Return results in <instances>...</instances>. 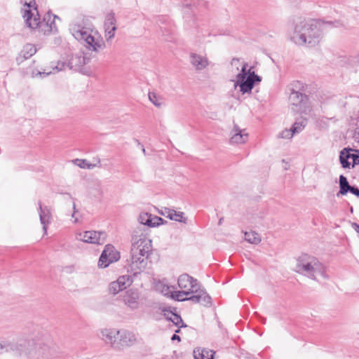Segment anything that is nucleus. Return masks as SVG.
I'll return each mask as SVG.
<instances>
[{
    "label": "nucleus",
    "mask_w": 359,
    "mask_h": 359,
    "mask_svg": "<svg viewBox=\"0 0 359 359\" xmlns=\"http://www.w3.org/2000/svg\"><path fill=\"white\" fill-rule=\"evenodd\" d=\"M334 27L339 22H334L320 20L306 19L304 17H294L287 25L288 35L292 42L298 46H313L318 43L323 34V28L329 25Z\"/></svg>",
    "instance_id": "1"
},
{
    "label": "nucleus",
    "mask_w": 359,
    "mask_h": 359,
    "mask_svg": "<svg viewBox=\"0 0 359 359\" xmlns=\"http://www.w3.org/2000/svg\"><path fill=\"white\" fill-rule=\"evenodd\" d=\"M4 352H13L25 359H49L50 357V349L47 345L32 340L20 343L0 341V353Z\"/></svg>",
    "instance_id": "2"
},
{
    "label": "nucleus",
    "mask_w": 359,
    "mask_h": 359,
    "mask_svg": "<svg viewBox=\"0 0 359 359\" xmlns=\"http://www.w3.org/2000/svg\"><path fill=\"white\" fill-rule=\"evenodd\" d=\"M296 271L309 278L320 281L328 278L327 268L317 257L302 254L297 259Z\"/></svg>",
    "instance_id": "3"
},
{
    "label": "nucleus",
    "mask_w": 359,
    "mask_h": 359,
    "mask_svg": "<svg viewBox=\"0 0 359 359\" xmlns=\"http://www.w3.org/2000/svg\"><path fill=\"white\" fill-rule=\"evenodd\" d=\"M69 29L73 36L77 41L83 43L88 50L98 52L105 48L104 41L98 36L97 32L91 27L74 24L71 26Z\"/></svg>",
    "instance_id": "4"
},
{
    "label": "nucleus",
    "mask_w": 359,
    "mask_h": 359,
    "mask_svg": "<svg viewBox=\"0 0 359 359\" xmlns=\"http://www.w3.org/2000/svg\"><path fill=\"white\" fill-rule=\"evenodd\" d=\"M248 67L247 62L243 63L241 72L237 74L235 82V87L238 86L243 94L251 92L255 83L261 81V78L255 74L252 67L248 69Z\"/></svg>",
    "instance_id": "5"
},
{
    "label": "nucleus",
    "mask_w": 359,
    "mask_h": 359,
    "mask_svg": "<svg viewBox=\"0 0 359 359\" xmlns=\"http://www.w3.org/2000/svg\"><path fill=\"white\" fill-rule=\"evenodd\" d=\"M177 286L180 290L175 292V300L184 302L186 295L197 292L201 285L197 279L187 273H183L177 278Z\"/></svg>",
    "instance_id": "6"
},
{
    "label": "nucleus",
    "mask_w": 359,
    "mask_h": 359,
    "mask_svg": "<svg viewBox=\"0 0 359 359\" xmlns=\"http://www.w3.org/2000/svg\"><path fill=\"white\" fill-rule=\"evenodd\" d=\"M131 252L150 255L152 251L151 240L147 232L139 226L134 229L132 236Z\"/></svg>",
    "instance_id": "7"
},
{
    "label": "nucleus",
    "mask_w": 359,
    "mask_h": 359,
    "mask_svg": "<svg viewBox=\"0 0 359 359\" xmlns=\"http://www.w3.org/2000/svg\"><path fill=\"white\" fill-rule=\"evenodd\" d=\"M289 100L292 104V110L295 113L308 114L310 112L309 99L305 93H290Z\"/></svg>",
    "instance_id": "8"
},
{
    "label": "nucleus",
    "mask_w": 359,
    "mask_h": 359,
    "mask_svg": "<svg viewBox=\"0 0 359 359\" xmlns=\"http://www.w3.org/2000/svg\"><path fill=\"white\" fill-rule=\"evenodd\" d=\"M75 238L83 243L102 245L106 240V233L97 231H79L75 233Z\"/></svg>",
    "instance_id": "9"
},
{
    "label": "nucleus",
    "mask_w": 359,
    "mask_h": 359,
    "mask_svg": "<svg viewBox=\"0 0 359 359\" xmlns=\"http://www.w3.org/2000/svg\"><path fill=\"white\" fill-rule=\"evenodd\" d=\"M120 253L111 244H107L100 257L98 266L102 269L107 268L111 264L117 262L120 259Z\"/></svg>",
    "instance_id": "10"
},
{
    "label": "nucleus",
    "mask_w": 359,
    "mask_h": 359,
    "mask_svg": "<svg viewBox=\"0 0 359 359\" xmlns=\"http://www.w3.org/2000/svg\"><path fill=\"white\" fill-rule=\"evenodd\" d=\"M149 255L131 252V260L128 265V271L137 275L143 271L147 266Z\"/></svg>",
    "instance_id": "11"
},
{
    "label": "nucleus",
    "mask_w": 359,
    "mask_h": 359,
    "mask_svg": "<svg viewBox=\"0 0 359 359\" xmlns=\"http://www.w3.org/2000/svg\"><path fill=\"white\" fill-rule=\"evenodd\" d=\"M339 161L344 168H353L359 164V150L344 148L340 151Z\"/></svg>",
    "instance_id": "12"
},
{
    "label": "nucleus",
    "mask_w": 359,
    "mask_h": 359,
    "mask_svg": "<svg viewBox=\"0 0 359 359\" xmlns=\"http://www.w3.org/2000/svg\"><path fill=\"white\" fill-rule=\"evenodd\" d=\"M124 305L132 311L140 307V292L137 289H130L125 292L122 297Z\"/></svg>",
    "instance_id": "13"
},
{
    "label": "nucleus",
    "mask_w": 359,
    "mask_h": 359,
    "mask_svg": "<svg viewBox=\"0 0 359 359\" xmlns=\"http://www.w3.org/2000/svg\"><path fill=\"white\" fill-rule=\"evenodd\" d=\"M153 287L157 292L175 300V286L170 285L166 279H154L153 281Z\"/></svg>",
    "instance_id": "14"
},
{
    "label": "nucleus",
    "mask_w": 359,
    "mask_h": 359,
    "mask_svg": "<svg viewBox=\"0 0 359 359\" xmlns=\"http://www.w3.org/2000/svg\"><path fill=\"white\" fill-rule=\"evenodd\" d=\"M35 5L36 3L34 1H30L29 3H25V6H27L28 8H31L34 7V11L36 12V15H34V13H32V10L30 9L25 10L23 14V18L25 19L26 24L29 27L32 29L38 27L41 22L39 12Z\"/></svg>",
    "instance_id": "15"
},
{
    "label": "nucleus",
    "mask_w": 359,
    "mask_h": 359,
    "mask_svg": "<svg viewBox=\"0 0 359 359\" xmlns=\"http://www.w3.org/2000/svg\"><path fill=\"white\" fill-rule=\"evenodd\" d=\"M133 283V279L127 275L121 276L109 285V292L113 295L118 294Z\"/></svg>",
    "instance_id": "16"
},
{
    "label": "nucleus",
    "mask_w": 359,
    "mask_h": 359,
    "mask_svg": "<svg viewBox=\"0 0 359 359\" xmlns=\"http://www.w3.org/2000/svg\"><path fill=\"white\" fill-rule=\"evenodd\" d=\"M86 62L85 57L83 55H76L72 57L67 66L69 67L70 69L79 71L86 64ZM65 63H60L58 62L57 65L53 67V69H56L57 72L62 71L65 69Z\"/></svg>",
    "instance_id": "17"
},
{
    "label": "nucleus",
    "mask_w": 359,
    "mask_h": 359,
    "mask_svg": "<svg viewBox=\"0 0 359 359\" xmlns=\"http://www.w3.org/2000/svg\"><path fill=\"white\" fill-rule=\"evenodd\" d=\"M191 301L194 303H200L204 306H209L211 304V298L206 291L202 288L201 285L198 287L197 292H194L192 294L186 295L184 301Z\"/></svg>",
    "instance_id": "18"
},
{
    "label": "nucleus",
    "mask_w": 359,
    "mask_h": 359,
    "mask_svg": "<svg viewBox=\"0 0 359 359\" xmlns=\"http://www.w3.org/2000/svg\"><path fill=\"white\" fill-rule=\"evenodd\" d=\"M116 20L114 13H109L107 15L104 21V37L107 42L110 41L115 36L116 30Z\"/></svg>",
    "instance_id": "19"
},
{
    "label": "nucleus",
    "mask_w": 359,
    "mask_h": 359,
    "mask_svg": "<svg viewBox=\"0 0 359 359\" xmlns=\"http://www.w3.org/2000/svg\"><path fill=\"white\" fill-rule=\"evenodd\" d=\"M137 341L135 334L127 330H120L117 347H126L133 345Z\"/></svg>",
    "instance_id": "20"
},
{
    "label": "nucleus",
    "mask_w": 359,
    "mask_h": 359,
    "mask_svg": "<svg viewBox=\"0 0 359 359\" xmlns=\"http://www.w3.org/2000/svg\"><path fill=\"white\" fill-rule=\"evenodd\" d=\"M189 62L196 71H202L209 65V60L206 56L196 53L189 54Z\"/></svg>",
    "instance_id": "21"
},
{
    "label": "nucleus",
    "mask_w": 359,
    "mask_h": 359,
    "mask_svg": "<svg viewBox=\"0 0 359 359\" xmlns=\"http://www.w3.org/2000/svg\"><path fill=\"white\" fill-rule=\"evenodd\" d=\"M120 330L105 328L101 331L102 338L107 342L117 347Z\"/></svg>",
    "instance_id": "22"
},
{
    "label": "nucleus",
    "mask_w": 359,
    "mask_h": 359,
    "mask_svg": "<svg viewBox=\"0 0 359 359\" xmlns=\"http://www.w3.org/2000/svg\"><path fill=\"white\" fill-rule=\"evenodd\" d=\"M74 165L83 169H93L96 167H101L99 158H94L93 162H89L86 159L75 158L71 161Z\"/></svg>",
    "instance_id": "23"
},
{
    "label": "nucleus",
    "mask_w": 359,
    "mask_h": 359,
    "mask_svg": "<svg viewBox=\"0 0 359 359\" xmlns=\"http://www.w3.org/2000/svg\"><path fill=\"white\" fill-rule=\"evenodd\" d=\"M248 134L245 132V130H241L237 125H234L232 130L231 142L235 144H243L248 140Z\"/></svg>",
    "instance_id": "24"
},
{
    "label": "nucleus",
    "mask_w": 359,
    "mask_h": 359,
    "mask_svg": "<svg viewBox=\"0 0 359 359\" xmlns=\"http://www.w3.org/2000/svg\"><path fill=\"white\" fill-rule=\"evenodd\" d=\"M39 210L40 222L43 226L44 233H46L48 225L51 222L50 210L46 206L43 207L41 205H39Z\"/></svg>",
    "instance_id": "25"
},
{
    "label": "nucleus",
    "mask_w": 359,
    "mask_h": 359,
    "mask_svg": "<svg viewBox=\"0 0 359 359\" xmlns=\"http://www.w3.org/2000/svg\"><path fill=\"white\" fill-rule=\"evenodd\" d=\"M214 352L203 348H196L194 350V359H213Z\"/></svg>",
    "instance_id": "26"
},
{
    "label": "nucleus",
    "mask_w": 359,
    "mask_h": 359,
    "mask_svg": "<svg viewBox=\"0 0 359 359\" xmlns=\"http://www.w3.org/2000/svg\"><path fill=\"white\" fill-rule=\"evenodd\" d=\"M36 52V48L34 45L32 43H27L23 46L22 49L19 57H18V60H20L21 57L25 60L30 58L33 56Z\"/></svg>",
    "instance_id": "27"
},
{
    "label": "nucleus",
    "mask_w": 359,
    "mask_h": 359,
    "mask_svg": "<svg viewBox=\"0 0 359 359\" xmlns=\"http://www.w3.org/2000/svg\"><path fill=\"white\" fill-rule=\"evenodd\" d=\"M290 93H298L299 92L304 93L306 86L299 81H294L287 86Z\"/></svg>",
    "instance_id": "28"
},
{
    "label": "nucleus",
    "mask_w": 359,
    "mask_h": 359,
    "mask_svg": "<svg viewBox=\"0 0 359 359\" xmlns=\"http://www.w3.org/2000/svg\"><path fill=\"white\" fill-rule=\"evenodd\" d=\"M245 240L252 244H258L261 242L260 236L255 231L245 232Z\"/></svg>",
    "instance_id": "29"
},
{
    "label": "nucleus",
    "mask_w": 359,
    "mask_h": 359,
    "mask_svg": "<svg viewBox=\"0 0 359 359\" xmlns=\"http://www.w3.org/2000/svg\"><path fill=\"white\" fill-rule=\"evenodd\" d=\"M169 219L176 222L186 224L187 222V218L184 217V214L182 212H177L172 209V213L169 217Z\"/></svg>",
    "instance_id": "30"
},
{
    "label": "nucleus",
    "mask_w": 359,
    "mask_h": 359,
    "mask_svg": "<svg viewBox=\"0 0 359 359\" xmlns=\"http://www.w3.org/2000/svg\"><path fill=\"white\" fill-rule=\"evenodd\" d=\"M149 100L156 107H160L163 104V98L154 92L149 93Z\"/></svg>",
    "instance_id": "31"
},
{
    "label": "nucleus",
    "mask_w": 359,
    "mask_h": 359,
    "mask_svg": "<svg viewBox=\"0 0 359 359\" xmlns=\"http://www.w3.org/2000/svg\"><path fill=\"white\" fill-rule=\"evenodd\" d=\"M307 121L306 118L300 121H296L292 126V132L294 135L299 134L300 132H302L305 126H306Z\"/></svg>",
    "instance_id": "32"
},
{
    "label": "nucleus",
    "mask_w": 359,
    "mask_h": 359,
    "mask_svg": "<svg viewBox=\"0 0 359 359\" xmlns=\"http://www.w3.org/2000/svg\"><path fill=\"white\" fill-rule=\"evenodd\" d=\"M163 219L161 217L158 216L150 215V218H149V222L147 226L149 227H156L163 224Z\"/></svg>",
    "instance_id": "33"
},
{
    "label": "nucleus",
    "mask_w": 359,
    "mask_h": 359,
    "mask_svg": "<svg viewBox=\"0 0 359 359\" xmlns=\"http://www.w3.org/2000/svg\"><path fill=\"white\" fill-rule=\"evenodd\" d=\"M71 217L72 219V222L74 224L79 222L81 218V215L79 212V210L76 208L74 202L72 203V213L71 214Z\"/></svg>",
    "instance_id": "34"
},
{
    "label": "nucleus",
    "mask_w": 359,
    "mask_h": 359,
    "mask_svg": "<svg viewBox=\"0 0 359 359\" xmlns=\"http://www.w3.org/2000/svg\"><path fill=\"white\" fill-rule=\"evenodd\" d=\"M339 185L340 191L339 194H337V196L339 194L345 195L348 193V191H350L351 186L348 184V181H339Z\"/></svg>",
    "instance_id": "35"
},
{
    "label": "nucleus",
    "mask_w": 359,
    "mask_h": 359,
    "mask_svg": "<svg viewBox=\"0 0 359 359\" xmlns=\"http://www.w3.org/2000/svg\"><path fill=\"white\" fill-rule=\"evenodd\" d=\"M294 135L292 132V129H285L283 131H281L278 135V138H283V139H290L292 138Z\"/></svg>",
    "instance_id": "36"
},
{
    "label": "nucleus",
    "mask_w": 359,
    "mask_h": 359,
    "mask_svg": "<svg viewBox=\"0 0 359 359\" xmlns=\"http://www.w3.org/2000/svg\"><path fill=\"white\" fill-rule=\"evenodd\" d=\"M150 215L149 213H147V212H143V213H141L139 216V222L141 224H144V225H146L147 224L148 222H149V218H150Z\"/></svg>",
    "instance_id": "37"
},
{
    "label": "nucleus",
    "mask_w": 359,
    "mask_h": 359,
    "mask_svg": "<svg viewBox=\"0 0 359 359\" xmlns=\"http://www.w3.org/2000/svg\"><path fill=\"white\" fill-rule=\"evenodd\" d=\"M171 316H172V319L170 320V321L173 324H175L176 326H178V327L182 326L181 324H182V320L179 315L174 313L173 314H171Z\"/></svg>",
    "instance_id": "38"
},
{
    "label": "nucleus",
    "mask_w": 359,
    "mask_h": 359,
    "mask_svg": "<svg viewBox=\"0 0 359 359\" xmlns=\"http://www.w3.org/2000/svg\"><path fill=\"white\" fill-rule=\"evenodd\" d=\"M161 312L163 313V315L164 316V317L170 321V320L172 319V317L171 316V314H173L174 312H172L170 309H166V308H163L161 309Z\"/></svg>",
    "instance_id": "39"
},
{
    "label": "nucleus",
    "mask_w": 359,
    "mask_h": 359,
    "mask_svg": "<svg viewBox=\"0 0 359 359\" xmlns=\"http://www.w3.org/2000/svg\"><path fill=\"white\" fill-rule=\"evenodd\" d=\"M158 212L161 215L169 218L170 213H172V209L165 207L161 208Z\"/></svg>",
    "instance_id": "40"
},
{
    "label": "nucleus",
    "mask_w": 359,
    "mask_h": 359,
    "mask_svg": "<svg viewBox=\"0 0 359 359\" xmlns=\"http://www.w3.org/2000/svg\"><path fill=\"white\" fill-rule=\"evenodd\" d=\"M350 192H351L352 194L357 196H359V189L357 188L351 186Z\"/></svg>",
    "instance_id": "41"
},
{
    "label": "nucleus",
    "mask_w": 359,
    "mask_h": 359,
    "mask_svg": "<svg viewBox=\"0 0 359 359\" xmlns=\"http://www.w3.org/2000/svg\"><path fill=\"white\" fill-rule=\"evenodd\" d=\"M238 62H239V59L233 58L231 63L232 65H236V63H238Z\"/></svg>",
    "instance_id": "42"
},
{
    "label": "nucleus",
    "mask_w": 359,
    "mask_h": 359,
    "mask_svg": "<svg viewBox=\"0 0 359 359\" xmlns=\"http://www.w3.org/2000/svg\"><path fill=\"white\" fill-rule=\"evenodd\" d=\"M171 339L172 341L176 340V339L178 340V341H180V337L178 335L175 334L172 335V337H171Z\"/></svg>",
    "instance_id": "43"
},
{
    "label": "nucleus",
    "mask_w": 359,
    "mask_h": 359,
    "mask_svg": "<svg viewBox=\"0 0 359 359\" xmlns=\"http://www.w3.org/2000/svg\"><path fill=\"white\" fill-rule=\"evenodd\" d=\"M141 149H142V151L143 154L144 155H146V150H145V149H144L143 145H141Z\"/></svg>",
    "instance_id": "44"
},
{
    "label": "nucleus",
    "mask_w": 359,
    "mask_h": 359,
    "mask_svg": "<svg viewBox=\"0 0 359 359\" xmlns=\"http://www.w3.org/2000/svg\"><path fill=\"white\" fill-rule=\"evenodd\" d=\"M339 180H347L346 177H344L343 175H341L339 176Z\"/></svg>",
    "instance_id": "45"
},
{
    "label": "nucleus",
    "mask_w": 359,
    "mask_h": 359,
    "mask_svg": "<svg viewBox=\"0 0 359 359\" xmlns=\"http://www.w3.org/2000/svg\"><path fill=\"white\" fill-rule=\"evenodd\" d=\"M354 226H355V231L358 232V230H359V225L354 224Z\"/></svg>",
    "instance_id": "46"
},
{
    "label": "nucleus",
    "mask_w": 359,
    "mask_h": 359,
    "mask_svg": "<svg viewBox=\"0 0 359 359\" xmlns=\"http://www.w3.org/2000/svg\"><path fill=\"white\" fill-rule=\"evenodd\" d=\"M135 142H137V145H138V146H140V147H141V145H142V144L140 142V141H139L138 140H135Z\"/></svg>",
    "instance_id": "47"
},
{
    "label": "nucleus",
    "mask_w": 359,
    "mask_h": 359,
    "mask_svg": "<svg viewBox=\"0 0 359 359\" xmlns=\"http://www.w3.org/2000/svg\"><path fill=\"white\" fill-rule=\"evenodd\" d=\"M184 6H185L186 8H189V7L191 6V5L186 4V5H184Z\"/></svg>",
    "instance_id": "48"
}]
</instances>
